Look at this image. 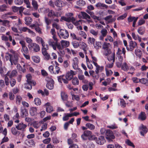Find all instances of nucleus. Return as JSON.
<instances>
[{"label": "nucleus", "mask_w": 148, "mask_h": 148, "mask_svg": "<svg viewBox=\"0 0 148 148\" xmlns=\"http://www.w3.org/2000/svg\"><path fill=\"white\" fill-rule=\"evenodd\" d=\"M103 48L106 50L105 51V55L107 56V58L109 61H111V58L109 57L110 56L111 53V51L110 49L111 47L109 43H104L103 46Z\"/></svg>", "instance_id": "1"}, {"label": "nucleus", "mask_w": 148, "mask_h": 148, "mask_svg": "<svg viewBox=\"0 0 148 148\" xmlns=\"http://www.w3.org/2000/svg\"><path fill=\"white\" fill-rule=\"evenodd\" d=\"M8 54L10 56V61L11 65L13 64L16 65L17 64L18 61V54H11L8 53Z\"/></svg>", "instance_id": "2"}, {"label": "nucleus", "mask_w": 148, "mask_h": 148, "mask_svg": "<svg viewBox=\"0 0 148 148\" xmlns=\"http://www.w3.org/2000/svg\"><path fill=\"white\" fill-rule=\"evenodd\" d=\"M73 14L72 13H68L66 14L65 16H62L61 18L62 20L68 22H73L75 21V18L73 16Z\"/></svg>", "instance_id": "3"}, {"label": "nucleus", "mask_w": 148, "mask_h": 148, "mask_svg": "<svg viewBox=\"0 0 148 148\" xmlns=\"http://www.w3.org/2000/svg\"><path fill=\"white\" fill-rule=\"evenodd\" d=\"M100 132L101 134H103L106 132V138L109 142L111 140V133L110 130H106L103 128H102L100 130Z\"/></svg>", "instance_id": "4"}, {"label": "nucleus", "mask_w": 148, "mask_h": 148, "mask_svg": "<svg viewBox=\"0 0 148 148\" xmlns=\"http://www.w3.org/2000/svg\"><path fill=\"white\" fill-rule=\"evenodd\" d=\"M48 69L51 73L55 74H58L60 72H61L60 68L56 65L54 67L51 65L49 67Z\"/></svg>", "instance_id": "5"}, {"label": "nucleus", "mask_w": 148, "mask_h": 148, "mask_svg": "<svg viewBox=\"0 0 148 148\" xmlns=\"http://www.w3.org/2000/svg\"><path fill=\"white\" fill-rule=\"evenodd\" d=\"M28 47L30 50H33L35 52H38L40 50V47L39 45L35 43L29 44Z\"/></svg>", "instance_id": "6"}, {"label": "nucleus", "mask_w": 148, "mask_h": 148, "mask_svg": "<svg viewBox=\"0 0 148 148\" xmlns=\"http://www.w3.org/2000/svg\"><path fill=\"white\" fill-rule=\"evenodd\" d=\"M116 65L118 68L121 67V69L125 71H127L129 69V67L127 63L126 62H124L123 64L116 62Z\"/></svg>", "instance_id": "7"}, {"label": "nucleus", "mask_w": 148, "mask_h": 148, "mask_svg": "<svg viewBox=\"0 0 148 148\" xmlns=\"http://www.w3.org/2000/svg\"><path fill=\"white\" fill-rule=\"evenodd\" d=\"M59 36L60 37L64 39L68 38L69 36L68 32L66 30L61 29L58 33Z\"/></svg>", "instance_id": "8"}, {"label": "nucleus", "mask_w": 148, "mask_h": 148, "mask_svg": "<svg viewBox=\"0 0 148 148\" xmlns=\"http://www.w3.org/2000/svg\"><path fill=\"white\" fill-rule=\"evenodd\" d=\"M58 12L55 13L53 10H50L49 13L47 14V16L49 18H54L55 17H59L61 15L60 14H58Z\"/></svg>", "instance_id": "9"}, {"label": "nucleus", "mask_w": 148, "mask_h": 148, "mask_svg": "<svg viewBox=\"0 0 148 148\" xmlns=\"http://www.w3.org/2000/svg\"><path fill=\"white\" fill-rule=\"evenodd\" d=\"M137 43L134 41L131 40L130 41L129 44V48L127 47V49L128 51H132L134 48L137 46Z\"/></svg>", "instance_id": "10"}, {"label": "nucleus", "mask_w": 148, "mask_h": 148, "mask_svg": "<svg viewBox=\"0 0 148 148\" xmlns=\"http://www.w3.org/2000/svg\"><path fill=\"white\" fill-rule=\"evenodd\" d=\"M139 129L140 131V134L141 135L144 136L145 134L147 132V129L146 127L143 124L139 127Z\"/></svg>", "instance_id": "11"}, {"label": "nucleus", "mask_w": 148, "mask_h": 148, "mask_svg": "<svg viewBox=\"0 0 148 148\" xmlns=\"http://www.w3.org/2000/svg\"><path fill=\"white\" fill-rule=\"evenodd\" d=\"M75 75V73L73 71L71 70L70 72H68L65 75L64 77L67 79L71 80L73 78L74 75Z\"/></svg>", "instance_id": "12"}, {"label": "nucleus", "mask_w": 148, "mask_h": 148, "mask_svg": "<svg viewBox=\"0 0 148 148\" xmlns=\"http://www.w3.org/2000/svg\"><path fill=\"white\" fill-rule=\"evenodd\" d=\"M21 116L22 117H24L27 116L28 112L27 110L24 107H21L20 109Z\"/></svg>", "instance_id": "13"}, {"label": "nucleus", "mask_w": 148, "mask_h": 148, "mask_svg": "<svg viewBox=\"0 0 148 148\" xmlns=\"http://www.w3.org/2000/svg\"><path fill=\"white\" fill-rule=\"evenodd\" d=\"M46 108V111L47 112L50 113L53 111V107L51 106V103L49 102H47L44 105Z\"/></svg>", "instance_id": "14"}, {"label": "nucleus", "mask_w": 148, "mask_h": 148, "mask_svg": "<svg viewBox=\"0 0 148 148\" xmlns=\"http://www.w3.org/2000/svg\"><path fill=\"white\" fill-rule=\"evenodd\" d=\"M78 60L76 57H75L73 59L72 66L73 68L75 70H77L78 68Z\"/></svg>", "instance_id": "15"}, {"label": "nucleus", "mask_w": 148, "mask_h": 148, "mask_svg": "<svg viewBox=\"0 0 148 148\" xmlns=\"http://www.w3.org/2000/svg\"><path fill=\"white\" fill-rule=\"evenodd\" d=\"M17 75V71L15 70H13L11 72L10 71H8L6 74L8 76L9 78H12L15 77Z\"/></svg>", "instance_id": "16"}, {"label": "nucleus", "mask_w": 148, "mask_h": 148, "mask_svg": "<svg viewBox=\"0 0 148 148\" xmlns=\"http://www.w3.org/2000/svg\"><path fill=\"white\" fill-rule=\"evenodd\" d=\"M27 127V125L22 122L19 123L18 125L16 126V128L19 130H23Z\"/></svg>", "instance_id": "17"}, {"label": "nucleus", "mask_w": 148, "mask_h": 148, "mask_svg": "<svg viewBox=\"0 0 148 148\" xmlns=\"http://www.w3.org/2000/svg\"><path fill=\"white\" fill-rule=\"evenodd\" d=\"M57 42H54L52 39H49L48 41L49 45L52 47L54 50H56V45Z\"/></svg>", "instance_id": "18"}, {"label": "nucleus", "mask_w": 148, "mask_h": 148, "mask_svg": "<svg viewBox=\"0 0 148 148\" xmlns=\"http://www.w3.org/2000/svg\"><path fill=\"white\" fill-rule=\"evenodd\" d=\"M96 143L98 144L101 145L103 144L105 142L104 137L101 136H100L98 139L96 140Z\"/></svg>", "instance_id": "19"}, {"label": "nucleus", "mask_w": 148, "mask_h": 148, "mask_svg": "<svg viewBox=\"0 0 148 148\" xmlns=\"http://www.w3.org/2000/svg\"><path fill=\"white\" fill-rule=\"evenodd\" d=\"M37 109L36 107H33L30 110V113L32 116H33L37 114Z\"/></svg>", "instance_id": "20"}, {"label": "nucleus", "mask_w": 148, "mask_h": 148, "mask_svg": "<svg viewBox=\"0 0 148 148\" xmlns=\"http://www.w3.org/2000/svg\"><path fill=\"white\" fill-rule=\"evenodd\" d=\"M55 4L56 6L59 8L63 7L65 5L64 3L62 1L59 0L55 1Z\"/></svg>", "instance_id": "21"}, {"label": "nucleus", "mask_w": 148, "mask_h": 148, "mask_svg": "<svg viewBox=\"0 0 148 148\" xmlns=\"http://www.w3.org/2000/svg\"><path fill=\"white\" fill-rule=\"evenodd\" d=\"M135 53L136 56L140 58L142 55V52L141 50L138 49H136L135 50Z\"/></svg>", "instance_id": "22"}, {"label": "nucleus", "mask_w": 148, "mask_h": 148, "mask_svg": "<svg viewBox=\"0 0 148 148\" xmlns=\"http://www.w3.org/2000/svg\"><path fill=\"white\" fill-rule=\"evenodd\" d=\"M96 6L101 9L107 8L108 6L105 4L101 3H98L96 5Z\"/></svg>", "instance_id": "23"}, {"label": "nucleus", "mask_w": 148, "mask_h": 148, "mask_svg": "<svg viewBox=\"0 0 148 148\" xmlns=\"http://www.w3.org/2000/svg\"><path fill=\"white\" fill-rule=\"evenodd\" d=\"M44 21L46 25V27L47 29H49V25L51 24V20L49 18L45 16L44 17Z\"/></svg>", "instance_id": "24"}, {"label": "nucleus", "mask_w": 148, "mask_h": 148, "mask_svg": "<svg viewBox=\"0 0 148 148\" xmlns=\"http://www.w3.org/2000/svg\"><path fill=\"white\" fill-rule=\"evenodd\" d=\"M138 119L141 120L143 121L145 120L146 118V116L145 114L143 112H141L138 116Z\"/></svg>", "instance_id": "25"}, {"label": "nucleus", "mask_w": 148, "mask_h": 148, "mask_svg": "<svg viewBox=\"0 0 148 148\" xmlns=\"http://www.w3.org/2000/svg\"><path fill=\"white\" fill-rule=\"evenodd\" d=\"M81 13L84 19L87 20L90 18V16L86 12H82Z\"/></svg>", "instance_id": "26"}, {"label": "nucleus", "mask_w": 148, "mask_h": 148, "mask_svg": "<svg viewBox=\"0 0 148 148\" xmlns=\"http://www.w3.org/2000/svg\"><path fill=\"white\" fill-rule=\"evenodd\" d=\"M61 43L64 47H67L69 46L70 45L69 42L64 40H62L61 41Z\"/></svg>", "instance_id": "27"}, {"label": "nucleus", "mask_w": 148, "mask_h": 148, "mask_svg": "<svg viewBox=\"0 0 148 148\" xmlns=\"http://www.w3.org/2000/svg\"><path fill=\"white\" fill-rule=\"evenodd\" d=\"M16 127H13L11 128V132L14 135H16L18 134H20L19 131H18Z\"/></svg>", "instance_id": "28"}, {"label": "nucleus", "mask_w": 148, "mask_h": 148, "mask_svg": "<svg viewBox=\"0 0 148 148\" xmlns=\"http://www.w3.org/2000/svg\"><path fill=\"white\" fill-rule=\"evenodd\" d=\"M62 99L64 101H66L68 99V96L67 94L64 92H62L61 93Z\"/></svg>", "instance_id": "29"}, {"label": "nucleus", "mask_w": 148, "mask_h": 148, "mask_svg": "<svg viewBox=\"0 0 148 148\" xmlns=\"http://www.w3.org/2000/svg\"><path fill=\"white\" fill-rule=\"evenodd\" d=\"M10 79V86L11 87H14L16 84V80L12 78H9Z\"/></svg>", "instance_id": "30"}, {"label": "nucleus", "mask_w": 148, "mask_h": 148, "mask_svg": "<svg viewBox=\"0 0 148 148\" xmlns=\"http://www.w3.org/2000/svg\"><path fill=\"white\" fill-rule=\"evenodd\" d=\"M137 31L139 34L141 35L143 34L145 32L144 27H140L138 29Z\"/></svg>", "instance_id": "31"}, {"label": "nucleus", "mask_w": 148, "mask_h": 148, "mask_svg": "<svg viewBox=\"0 0 148 148\" xmlns=\"http://www.w3.org/2000/svg\"><path fill=\"white\" fill-rule=\"evenodd\" d=\"M25 24L27 25L30 24L32 21V19L30 17H26L25 18Z\"/></svg>", "instance_id": "32"}, {"label": "nucleus", "mask_w": 148, "mask_h": 148, "mask_svg": "<svg viewBox=\"0 0 148 148\" xmlns=\"http://www.w3.org/2000/svg\"><path fill=\"white\" fill-rule=\"evenodd\" d=\"M140 82L142 84L148 85V80L146 78H142L140 79Z\"/></svg>", "instance_id": "33"}, {"label": "nucleus", "mask_w": 148, "mask_h": 148, "mask_svg": "<svg viewBox=\"0 0 148 148\" xmlns=\"http://www.w3.org/2000/svg\"><path fill=\"white\" fill-rule=\"evenodd\" d=\"M32 82H27L25 84V88L26 89L31 90L32 88Z\"/></svg>", "instance_id": "34"}, {"label": "nucleus", "mask_w": 148, "mask_h": 148, "mask_svg": "<svg viewBox=\"0 0 148 148\" xmlns=\"http://www.w3.org/2000/svg\"><path fill=\"white\" fill-rule=\"evenodd\" d=\"M86 126L90 130H94L95 128V126L94 125L89 123H87Z\"/></svg>", "instance_id": "35"}, {"label": "nucleus", "mask_w": 148, "mask_h": 148, "mask_svg": "<svg viewBox=\"0 0 148 148\" xmlns=\"http://www.w3.org/2000/svg\"><path fill=\"white\" fill-rule=\"evenodd\" d=\"M32 5L35 9L37 10L38 9V5L37 1L35 0H32Z\"/></svg>", "instance_id": "36"}, {"label": "nucleus", "mask_w": 148, "mask_h": 148, "mask_svg": "<svg viewBox=\"0 0 148 148\" xmlns=\"http://www.w3.org/2000/svg\"><path fill=\"white\" fill-rule=\"evenodd\" d=\"M72 84L75 85H78L79 84V80L77 77L74 78L72 80Z\"/></svg>", "instance_id": "37"}, {"label": "nucleus", "mask_w": 148, "mask_h": 148, "mask_svg": "<svg viewBox=\"0 0 148 148\" xmlns=\"http://www.w3.org/2000/svg\"><path fill=\"white\" fill-rule=\"evenodd\" d=\"M5 102L2 100L0 101V112H3L4 110L3 106Z\"/></svg>", "instance_id": "38"}, {"label": "nucleus", "mask_w": 148, "mask_h": 148, "mask_svg": "<svg viewBox=\"0 0 148 148\" xmlns=\"http://www.w3.org/2000/svg\"><path fill=\"white\" fill-rule=\"evenodd\" d=\"M70 35L73 39L80 41H81L82 40L81 38H79V37H77L76 35L75 34L71 33Z\"/></svg>", "instance_id": "39"}, {"label": "nucleus", "mask_w": 148, "mask_h": 148, "mask_svg": "<svg viewBox=\"0 0 148 148\" xmlns=\"http://www.w3.org/2000/svg\"><path fill=\"white\" fill-rule=\"evenodd\" d=\"M46 86L47 88L50 90H52L53 88V83L49 82L46 84Z\"/></svg>", "instance_id": "40"}, {"label": "nucleus", "mask_w": 148, "mask_h": 148, "mask_svg": "<svg viewBox=\"0 0 148 148\" xmlns=\"http://www.w3.org/2000/svg\"><path fill=\"white\" fill-rule=\"evenodd\" d=\"M38 40L40 41V42L42 46V48L46 47L48 49L47 45H46L45 42L41 38L39 37V39Z\"/></svg>", "instance_id": "41"}, {"label": "nucleus", "mask_w": 148, "mask_h": 148, "mask_svg": "<svg viewBox=\"0 0 148 148\" xmlns=\"http://www.w3.org/2000/svg\"><path fill=\"white\" fill-rule=\"evenodd\" d=\"M125 143L129 146L133 147H135V145L129 139H127L126 140Z\"/></svg>", "instance_id": "42"}, {"label": "nucleus", "mask_w": 148, "mask_h": 148, "mask_svg": "<svg viewBox=\"0 0 148 148\" xmlns=\"http://www.w3.org/2000/svg\"><path fill=\"white\" fill-rule=\"evenodd\" d=\"M21 50V51L23 53L27 54L29 52L28 49L26 46L22 47Z\"/></svg>", "instance_id": "43"}, {"label": "nucleus", "mask_w": 148, "mask_h": 148, "mask_svg": "<svg viewBox=\"0 0 148 148\" xmlns=\"http://www.w3.org/2000/svg\"><path fill=\"white\" fill-rule=\"evenodd\" d=\"M82 47L83 50L84 51L85 54L86 53L87 45L84 42H82L81 43Z\"/></svg>", "instance_id": "44"}, {"label": "nucleus", "mask_w": 148, "mask_h": 148, "mask_svg": "<svg viewBox=\"0 0 148 148\" xmlns=\"http://www.w3.org/2000/svg\"><path fill=\"white\" fill-rule=\"evenodd\" d=\"M83 134L87 137H89L92 134V132L90 131L86 130L84 132Z\"/></svg>", "instance_id": "45"}, {"label": "nucleus", "mask_w": 148, "mask_h": 148, "mask_svg": "<svg viewBox=\"0 0 148 148\" xmlns=\"http://www.w3.org/2000/svg\"><path fill=\"white\" fill-rule=\"evenodd\" d=\"M72 44L73 47L75 48L78 47L79 46V42L75 41H73Z\"/></svg>", "instance_id": "46"}, {"label": "nucleus", "mask_w": 148, "mask_h": 148, "mask_svg": "<svg viewBox=\"0 0 148 148\" xmlns=\"http://www.w3.org/2000/svg\"><path fill=\"white\" fill-rule=\"evenodd\" d=\"M34 102L35 104L37 106L40 105L41 103L40 99L38 98L35 99Z\"/></svg>", "instance_id": "47"}, {"label": "nucleus", "mask_w": 148, "mask_h": 148, "mask_svg": "<svg viewBox=\"0 0 148 148\" xmlns=\"http://www.w3.org/2000/svg\"><path fill=\"white\" fill-rule=\"evenodd\" d=\"M120 103L121 106L123 107H125L126 106V103L124 100L123 99H120Z\"/></svg>", "instance_id": "48"}, {"label": "nucleus", "mask_w": 148, "mask_h": 148, "mask_svg": "<svg viewBox=\"0 0 148 148\" xmlns=\"http://www.w3.org/2000/svg\"><path fill=\"white\" fill-rule=\"evenodd\" d=\"M8 76L6 75L4 77L5 83L6 86L9 85L10 83V80L7 77Z\"/></svg>", "instance_id": "49"}, {"label": "nucleus", "mask_w": 148, "mask_h": 148, "mask_svg": "<svg viewBox=\"0 0 148 148\" xmlns=\"http://www.w3.org/2000/svg\"><path fill=\"white\" fill-rule=\"evenodd\" d=\"M127 13H125L124 14L120 16L119 17H118L117 19L118 20H122L125 18L127 16Z\"/></svg>", "instance_id": "50"}, {"label": "nucleus", "mask_w": 148, "mask_h": 148, "mask_svg": "<svg viewBox=\"0 0 148 148\" xmlns=\"http://www.w3.org/2000/svg\"><path fill=\"white\" fill-rule=\"evenodd\" d=\"M77 3L79 6H83L85 4V2L83 0H79L77 1Z\"/></svg>", "instance_id": "51"}, {"label": "nucleus", "mask_w": 148, "mask_h": 148, "mask_svg": "<svg viewBox=\"0 0 148 148\" xmlns=\"http://www.w3.org/2000/svg\"><path fill=\"white\" fill-rule=\"evenodd\" d=\"M57 47L59 50H62L64 48L63 46L62 45H61L60 43L58 42L56 45V49Z\"/></svg>", "instance_id": "52"}, {"label": "nucleus", "mask_w": 148, "mask_h": 148, "mask_svg": "<svg viewBox=\"0 0 148 148\" xmlns=\"http://www.w3.org/2000/svg\"><path fill=\"white\" fill-rule=\"evenodd\" d=\"M79 34L83 37L84 39H86V35L84 32L80 31L79 32Z\"/></svg>", "instance_id": "53"}, {"label": "nucleus", "mask_w": 148, "mask_h": 148, "mask_svg": "<svg viewBox=\"0 0 148 148\" xmlns=\"http://www.w3.org/2000/svg\"><path fill=\"white\" fill-rule=\"evenodd\" d=\"M88 138L90 140H95L96 141L97 140V138L94 135H91L88 137Z\"/></svg>", "instance_id": "54"}, {"label": "nucleus", "mask_w": 148, "mask_h": 148, "mask_svg": "<svg viewBox=\"0 0 148 148\" xmlns=\"http://www.w3.org/2000/svg\"><path fill=\"white\" fill-rule=\"evenodd\" d=\"M52 27L55 28L57 29H59L60 28V26L56 23L54 22L52 24Z\"/></svg>", "instance_id": "55"}, {"label": "nucleus", "mask_w": 148, "mask_h": 148, "mask_svg": "<svg viewBox=\"0 0 148 148\" xmlns=\"http://www.w3.org/2000/svg\"><path fill=\"white\" fill-rule=\"evenodd\" d=\"M10 23L9 21L7 20H3L2 25L5 26H7L9 25Z\"/></svg>", "instance_id": "56"}, {"label": "nucleus", "mask_w": 148, "mask_h": 148, "mask_svg": "<svg viewBox=\"0 0 148 148\" xmlns=\"http://www.w3.org/2000/svg\"><path fill=\"white\" fill-rule=\"evenodd\" d=\"M136 19H138V17H129L128 18V21L129 22H131L134 21Z\"/></svg>", "instance_id": "57"}, {"label": "nucleus", "mask_w": 148, "mask_h": 148, "mask_svg": "<svg viewBox=\"0 0 148 148\" xmlns=\"http://www.w3.org/2000/svg\"><path fill=\"white\" fill-rule=\"evenodd\" d=\"M43 55L44 58L46 60H48L50 58V56L48 53H46L45 54H43Z\"/></svg>", "instance_id": "58"}, {"label": "nucleus", "mask_w": 148, "mask_h": 148, "mask_svg": "<svg viewBox=\"0 0 148 148\" xmlns=\"http://www.w3.org/2000/svg\"><path fill=\"white\" fill-rule=\"evenodd\" d=\"M22 98L20 96H18L16 97V102L18 104H20L21 101L22 100Z\"/></svg>", "instance_id": "59"}, {"label": "nucleus", "mask_w": 148, "mask_h": 148, "mask_svg": "<svg viewBox=\"0 0 148 148\" xmlns=\"http://www.w3.org/2000/svg\"><path fill=\"white\" fill-rule=\"evenodd\" d=\"M26 77L27 79V82H32V80H31V76L30 75H26Z\"/></svg>", "instance_id": "60"}, {"label": "nucleus", "mask_w": 148, "mask_h": 148, "mask_svg": "<svg viewBox=\"0 0 148 148\" xmlns=\"http://www.w3.org/2000/svg\"><path fill=\"white\" fill-rule=\"evenodd\" d=\"M88 41L91 44H94L95 41V39L93 38L89 37L88 39Z\"/></svg>", "instance_id": "61"}, {"label": "nucleus", "mask_w": 148, "mask_h": 148, "mask_svg": "<svg viewBox=\"0 0 148 148\" xmlns=\"http://www.w3.org/2000/svg\"><path fill=\"white\" fill-rule=\"evenodd\" d=\"M7 7L5 5H3L0 6V11L1 12H3L6 10V8Z\"/></svg>", "instance_id": "62"}, {"label": "nucleus", "mask_w": 148, "mask_h": 148, "mask_svg": "<svg viewBox=\"0 0 148 148\" xmlns=\"http://www.w3.org/2000/svg\"><path fill=\"white\" fill-rule=\"evenodd\" d=\"M9 98L11 100H13L14 99V95L12 92L9 93Z\"/></svg>", "instance_id": "63"}, {"label": "nucleus", "mask_w": 148, "mask_h": 148, "mask_svg": "<svg viewBox=\"0 0 148 148\" xmlns=\"http://www.w3.org/2000/svg\"><path fill=\"white\" fill-rule=\"evenodd\" d=\"M90 32L94 36H96L98 34V32L95 31L93 29H91L90 30Z\"/></svg>", "instance_id": "64"}]
</instances>
